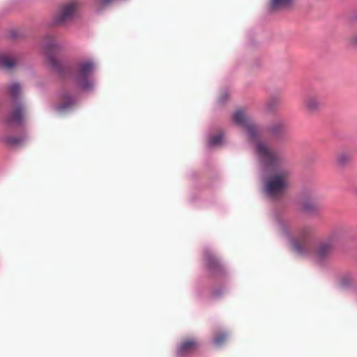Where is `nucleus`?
Listing matches in <instances>:
<instances>
[{"label": "nucleus", "mask_w": 357, "mask_h": 357, "mask_svg": "<svg viewBox=\"0 0 357 357\" xmlns=\"http://www.w3.org/2000/svg\"><path fill=\"white\" fill-rule=\"evenodd\" d=\"M232 119L235 124L246 130L249 139L255 143V151L261 168L262 193L271 199L281 196L288 187L290 174L289 170L281 169L284 162L282 153L271 150L265 142L258 139L259 127L242 110H236Z\"/></svg>", "instance_id": "obj_1"}, {"label": "nucleus", "mask_w": 357, "mask_h": 357, "mask_svg": "<svg viewBox=\"0 0 357 357\" xmlns=\"http://www.w3.org/2000/svg\"><path fill=\"white\" fill-rule=\"evenodd\" d=\"M97 67L98 62L93 57H84L76 61L72 78L79 89L84 92L94 91L96 85L94 73Z\"/></svg>", "instance_id": "obj_2"}, {"label": "nucleus", "mask_w": 357, "mask_h": 357, "mask_svg": "<svg viewBox=\"0 0 357 357\" xmlns=\"http://www.w3.org/2000/svg\"><path fill=\"white\" fill-rule=\"evenodd\" d=\"M277 222L280 235L288 241L292 250L300 256L308 255L310 252L308 243L310 241L312 228L309 226L303 227L294 238L290 233V223L287 220L278 215Z\"/></svg>", "instance_id": "obj_3"}, {"label": "nucleus", "mask_w": 357, "mask_h": 357, "mask_svg": "<svg viewBox=\"0 0 357 357\" xmlns=\"http://www.w3.org/2000/svg\"><path fill=\"white\" fill-rule=\"evenodd\" d=\"M8 89L13 102L12 109L5 118L8 131L12 127L19 128L24 123L26 106L20 98L21 86L18 82L10 84Z\"/></svg>", "instance_id": "obj_4"}, {"label": "nucleus", "mask_w": 357, "mask_h": 357, "mask_svg": "<svg viewBox=\"0 0 357 357\" xmlns=\"http://www.w3.org/2000/svg\"><path fill=\"white\" fill-rule=\"evenodd\" d=\"M344 229L337 227L332 229L324 238L320 240L314 252V259L318 263L328 260L331 256L335 245L342 240Z\"/></svg>", "instance_id": "obj_5"}, {"label": "nucleus", "mask_w": 357, "mask_h": 357, "mask_svg": "<svg viewBox=\"0 0 357 357\" xmlns=\"http://www.w3.org/2000/svg\"><path fill=\"white\" fill-rule=\"evenodd\" d=\"M43 45L47 52L51 68L60 75H68L70 73L68 67L55 58V54L60 53L64 47V44L61 41L56 40L53 36L47 34L43 37Z\"/></svg>", "instance_id": "obj_6"}, {"label": "nucleus", "mask_w": 357, "mask_h": 357, "mask_svg": "<svg viewBox=\"0 0 357 357\" xmlns=\"http://www.w3.org/2000/svg\"><path fill=\"white\" fill-rule=\"evenodd\" d=\"M204 261L213 276L219 282H222L228 275L227 268L220 262L215 252L211 248L204 250Z\"/></svg>", "instance_id": "obj_7"}, {"label": "nucleus", "mask_w": 357, "mask_h": 357, "mask_svg": "<svg viewBox=\"0 0 357 357\" xmlns=\"http://www.w3.org/2000/svg\"><path fill=\"white\" fill-rule=\"evenodd\" d=\"M79 4L76 1L66 3L61 6L57 14L54 17V25L62 26L73 20L77 15Z\"/></svg>", "instance_id": "obj_8"}, {"label": "nucleus", "mask_w": 357, "mask_h": 357, "mask_svg": "<svg viewBox=\"0 0 357 357\" xmlns=\"http://www.w3.org/2000/svg\"><path fill=\"white\" fill-rule=\"evenodd\" d=\"M59 103L55 106V109L59 114H65L72 112L77 105V98L73 92L63 89L59 96Z\"/></svg>", "instance_id": "obj_9"}, {"label": "nucleus", "mask_w": 357, "mask_h": 357, "mask_svg": "<svg viewBox=\"0 0 357 357\" xmlns=\"http://www.w3.org/2000/svg\"><path fill=\"white\" fill-rule=\"evenodd\" d=\"M199 346V342L195 338L185 340L176 346V356L177 357H187L194 353Z\"/></svg>", "instance_id": "obj_10"}, {"label": "nucleus", "mask_w": 357, "mask_h": 357, "mask_svg": "<svg viewBox=\"0 0 357 357\" xmlns=\"http://www.w3.org/2000/svg\"><path fill=\"white\" fill-rule=\"evenodd\" d=\"M356 276L353 273H344L340 275L336 280V286L342 290L351 289L355 282Z\"/></svg>", "instance_id": "obj_11"}, {"label": "nucleus", "mask_w": 357, "mask_h": 357, "mask_svg": "<svg viewBox=\"0 0 357 357\" xmlns=\"http://www.w3.org/2000/svg\"><path fill=\"white\" fill-rule=\"evenodd\" d=\"M28 139L26 134L23 133L20 136L6 135L2 138L3 142L8 146L15 148L23 145Z\"/></svg>", "instance_id": "obj_12"}, {"label": "nucleus", "mask_w": 357, "mask_h": 357, "mask_svg": "<svg viewBox=\"0 0 357 357\" xmlns=\"http://www.w3.org/2000/svg\"><path fill=\"white\" fill-rule=\"evenodd\" d=\"M304 105L310 112L314 113L320 108L321 100L319 98L314 95H309L305 98Z\"/></svg>", "instance_id": "obj_13"}, {"label": "nucleus", "mask_w": 357, "mask_h": 357, "mask_svg": "<svg viewBox=\"0 0 357 357\" xmlns=\"http://www.w3.org/2000/svg\"><path fill=\"white\" fill-rule=\"evenodd\" d=\"M294 0H268L269 10L271 11H279L287 9L291 6Z\"/></svg>", "instance_id": "obj_14"}, {"label": "nucleus", "mask_w": 357, "mask_h": 357, "mask_svg": "<svg viewBox=\"0 0 357 357\" xmlns=\"http://www.w3.org/2000/svg\"><path fill=\"white\" fill-rule=\"evenodd\" d=\"M116 0H92L91 6L96 13H101L109 8Z\"/></svg>", "instance_id": "obj_15"}, {"label": "nucleus", "mask_w": 357, "mask_h": 357, "mask_svg": "<svg viewBox=\"0 0 357 357\" xmlns=\"http://www.w3.org/2000/svg\"><path fill=\"white\" fill-rule=\"evenodd\" d=\"M269 132L275 137H282L286 132V127L283 122L273 123L269 128Z\"/></svg>", "instance_id": "obj_16"}, {"label": "nucleus", "mask_w": 357, "mask_h": 357, "mask_svg": "<svg viewBox=\"0 0 357 357\" xmlns=\"http://www.w3.org/2000/svg\"><path fill=\"white\" fill-rule=\"evenodd\" d=\"M224 140V135L220 132L215 135L208 136V145L210 147H215L222 144Z\"/></svg>", "instance_id": "obj_17"}, {"label": "nucleus", "mask_w": 357, "mask_h": 357, "mask_svg": "<svg viewBox=\"0 0 357 357\" xmlns=\"http://www.w3.org/2000/svg\"><path fill=\"white\" fill-rule=\"evenodd\" d=\"M15 66V62L6 54H0V68L10 70Z\"/></svg>", "instance_id": "obj_18"}, {"label": "nucleus", "mask_w": 357, "mask_h": 357, "mask_svg": "<svg viewBox=\"0 0 357 357\" xmlns=\"http://www.w3.org/2000/svg\"><path fill=\"white\" fill-rule=\"evenodd\" d=\"M229 336V333L226 331H222L218 333L213 338L214 344L218 347L222 346L227 340Z\"/></svg>", "instance_id": "obj_19"}, {"label": "nucleus", "mask_w": 357, "mask_h": 357, "mask_svg": "<svg viewBox=\"0 0 357 357\" xmlns=\"http://www.w3.org/2000/svg\"><path fill=\"white\" fill-rule=\"evenodd\" d=\"M302 209L307 213H314L317 211V206L310 200H305L302 204Z\"/></svg>", "instance_id": "obj_20"}, {"label": "nucleus", "mask_w": 357, "mask_h": 357, "mask_svg": "<svg viewBox=\"0 0 357 357\" xmlns=\"http://www.w3.org/2000/svg\"><path fill=\"white\" fill-rule=\"evenodd\" d=\"M351 158V155L350 153L347 152H342L340 153L337 156L338 163L341 165H346Z\"/></svg>", "instance_id": "obj_21"}, {"label": "nucleus", "mask_w": 357, "mask_h": 357, "mask_svg": "<svg viewBox=\"0 0 357 357\" xmlns=\"http://www.w3.org/2000/svg\"><path fill=\"white\" fill-rule=\"evenodd\" d=\"M227 291H228V288H227V287H224V288L218 287V288H216L213 291V296L214 298H219V297L222 296V295H224L225 293H227Z\"/></svg>", "instance_id": "obj_22"}, {"label": "nucleus", "mask_w": 357, "mask_h": 357, "mask_svg": "<svg viewBox=\"0 0 357 357\" xmlns=\"http://www.w3.org/2000/svg\"><path fill=\"white\" fill-rule=\"evenodd\" d=\"M229 96L228 92L227 91H223L221 92L220 97L218 99V102L220 105L224 104L227 100Z\"/></svg>", "instance_id": "obj_23"}, {"label": "nucleus", "mask_w": 357, "mask_h": 357, "mask_svg": "<svg viewBox=\"0 0 357 357\" xmlns=\"http://www.w3.org/2000/svg\"><path fill=\"white\" fill-rule=\"evenodd\" d=\"M351 44L354 46H356L357 47V34L353 37V38L351 40Z\"/></svg>", "instance_id": "obj_24"}, {"label": "nucleus", "mask_w": 357, "mask_h": 357, "mask_svg": "<svg viewBox=\"0 0 357 357\" xmlns=\"http://www.w3.org/2000/svg\"><path fill=\"white\" fill-rule=\"evenodd\" d=\"M17 32L15 31H12L10 32L9 36L11 38H15L17 37Z\"/></svg>", "instance_id": "obj_25"}, {"label": "nucleus", "mask_w": 357, "mask_h": 357, "mask_svg": "<svg viewBox=\"0 0 357 357\" xmlns=\"http://www.w3.org/2000/svg\"><path fill=\"white\" fill-rule=\"evenodd\" d=\"M305 196H307V192H304Z\"/></svg>", "instance_id": "obj_26"}]
</instances>
